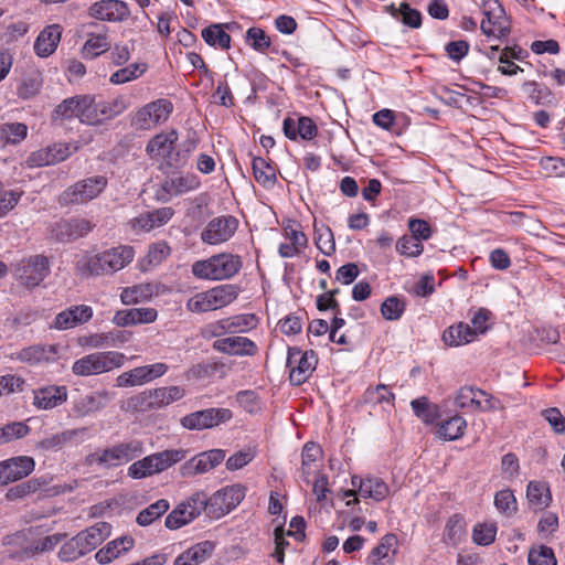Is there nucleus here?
<instances>
[{"mask_svg":"<svg viewBox=\"0 0 565 565\" xmlns=\"http://www.w3.org/2000/svg\"><path fill=\"white\" fill-rule=\"evenodd\" d=\"M131 246L119 245L95 255H85L76 262V271L82 277L102 276L116 273L132 262Z\"/></svg>","mask_w":565,"mask_h":565,"instance_id":"nucleus-1","label":"nucleus"},{"mask_svg":"<svg viewBox=\"0 0 565 565\" xmlns=\"http://www.w3.org/2000/svg\"><path fill=\"white\" fill-rule=\"evenodd\" d=\"M242 268L243 259L239 255L218 253L194 262L191 271L198 279L220 281L234 278Z\"/></svg>","mask_w":565,"mask_h":565,"instance_id":"nucleus-2","label":"nucleus"},{"mask_svg":"<svg viewBox=\"0 0 565 565\" xmlns=\"http://www.w3.org/2000/svg\"><path fill=\"white\" fill-rule=\"evenodd\" d=\"M143 451V443L132 438L89 454L86 457V462L97 465L103 469H115L139 458Z\"/></svg>","mask_w":565,"mask_h":565,"instance_id":"nucleus-3","label":"nucleus"},{"mask_svg":"<svg viewBox=\"0 0 565 565\" xmlns=\"http://www.w3.org/2000/svg\"><path fill=\"white\" fill-rule=\"evenodd\" d=\"M185 457L186 450L183 449H166L154 452L134 461L128 467L127 475L135 480L145 479L168 470Z\"/></svg>","mask_w":565,"mask_h":565,"instance_id":"nucleus-4","label":"nucleus"},{"mask_svg":"<svg viewBox=\"0 0 565 565\" xmlns=\"http://www.w3.org/2000/svg\"><path fill=\"white\" fill-rule=\"evenodd\" d=\"M178 140L179 134L175 129L161 131L149 139L146 153L154 163H158L160 170H177L179 169L175 156Z\"/></svg>","mask_w":565,"mask_h":565,"instance_id":"nucleus-5","label":"nucleus"},{"mask_svg":"<svg viewBox=\"0 0 565 565\" xmlns=\"http://www.w3.org/2000/svg\"><path fill=\"white\" fill-rule=\"evenodd\" d=\"M125 360V354L118 351L94 352L76 360L72 372L77 376L99 375L121 367Z\"/></svg>","mask_w":565,"mask_h":565,"instance_id":"nucleus-6","label":"nucleus"},{"mask_svg":"<svg viewBox=\"0 0 565 565\" xmlns=\"http://www.w3.org/2000/svg\"><path fill=\"white\" fill-rule=\"evenodd\" d=\"M174 107L171 100L159 98L138 108L130 119V125L137 130H151L164 124Z\"/></svg>","mask_w":565,"mask_h":565,"instance_id":"nucleus-7","label":"nucleus"},{"mask_svg":"<svg viewBox=\"0 0 565 565\" xmlns=\"http://www.w3.org/2000/svg\"><path fill=\"white\" fill-rule=\"evenodd\" d=\"M318 354L313 350L303 351L298 347H289L286 367L289 371V382L294 386L305 384L318 365Z\"/></svg>","mask_w":565,"mask_h":565,"instance_id":"nucleus-8","label":"nucleus"},{"mask_svg":"<svg viewBox=\"0 0 565 565\" xmlns=\"http://www.w3.org/2000/svg\"><path fill=\"white\" fill-rule=\"evenodd\" d=\"M351 484L354 489H350L343 492V498L352 499L347 501L348 507H352L360 502V498L372 499L375 502H381L386 499L390 494V487L387 483L374 476L359 477L352 476Z\"/></svg>","mask_w":565,"mask_h":565,"instance_id":"nucleus-9","label":"nucleus"},{"mask_svg":"<svg viewBox=\"0 0 565 565\" xmlns=\"http://www.w3.org/2000/svg\"><path fill=\"white\" fill-rule=\"evenodd\" d=\"M455 405L471 413L504 409V405L499 398L475 386H462L455 396Z\"/></svg>","mask_w":565,"mask_h":565,"instance_id":"nucleus-10","label":"nucleus"},{"mask_svg":"<svg viewBox=\"0 0 565 565\" xmlns=\"http://www.w3.org/2000/svg\"><path fill=\"white\" fill-rule=\"evenodd\" d=\"M481 9L484 15L480 24L482 33L498 40L507 39L511 33V21L501 3L498 0H482Z\"/></svg>","mask_w":565,"mask_h":565,"instance_id":"nucleus-11","label":"nucleus"},{"mask_svg":"<svg viewBox=\"0 0 565 565\" xmlns=\"http://www.w3.org/2000/svg\"><path fill=\"white\" fill-rule=\"evenodd\" d=\"M104 175H94L77 181L68 186L60 196L61 204H84L96 199L107 186Z\"/></svg>","mask_w":565,"mask_h":565,"instance_id":"nucleus-12","label":"nucleus"},{"mask_svg":"<svg viewBox=\"0 0 565 565\" xmlns=\"http://www.w3.org/2000/svg\"><path fill=\"white\" fill-rule=\"evenodd\" d=\"M245 498V488L241 484L224 487L207 495L209 518L221 519L234 510Z\"/></svg>","mask_w":565,"mask_h":565,"instance_id":"nucleus-13","label":"nucleus"},{"mask_svg":"<svg viewBox=\"0 0 565 565\" xmlns=\"http://www.w3.org/2000/svg\"><path fill=\"white\" fill-rule=\"evenodd\" d=\"M233 418V412L223 407H211L196 411L183 416L180 420L182 427L189 430H204L225 424Z\"/></svg>","mask_w":565,"mask_h":565,"instance_id":"nucleus-14","label":"nucleus"},{"mask_svg":"<svg viewBox=\"0 0 565 565\" xmlns=\"http://www.w3.org/2000/svg\"><path fill=\"white\" fill-rule=\"evenodd\" d=\"M238 228V220L233 215L212 218L201 232V239L209 245H220L230 241Z\"/></svg>","mask_w":565,"mask_h":565,"instance_id":"nucleus-15","label":"nucleus"},{"mask_svg":"<svg viewBox=\"0 0 565 565\" xmlns=\"http://www.w3.org/2000/svg\"><path fill=\"white\" fill-rule=\"evenodd\" d=\"M89 18L110 23H121L130 17V8L122 0H98L87 10Z\"/></svg>","mask_w":565,"mask_h":565,"instance_id":"nucleus-16","label":"nucleus"},{"mask_svg":"<svg viewBox=\"0 0 565 565\" xmlns=\"http://www.w3.org/2000/svg\"><path fill=\"white\" fill-rule=\"evenodd\" d=\"M201 181L194 173H185L166 179L156 192L158 201L167 203L174 196L199 189Z\"/></svg>","mask_w":565,"mask_h":565,"instance_id":"nucleus-17","label":"nucleus"},{"mask_svg":"<svg viewBox=\"0 0 565 565\" xmlns=\"http://www.w3.org/2000/svg\"><path fill=\"white\" fill-rule=\"evenodd\" d=\"M18 280L28 288H34L50 273L49 259L43 255H35L21 260L17 267Z\"/></svg>","mask_w":565,"mask_h":565,"instance_id":"nucleus-18","label":"nucleus"},{"mask_svg":"<svg viewBox=\"0 0 565 565\" xmlns=\"http://www.w3.org/2000/svg\"><path fill=\"white\" fill-rule=\"evenodd\" d=\"M35 461L29 456H17L0 461V486L26 478L33 472Z\"/></svg>","mask_w":565,"mask_h":565,"instance_id":"nucleus-19","label":"nucleus"},{"mask_svg":"<svg viewBox=\"0 0 565 565\" xmlns=\"http://www.w3.org/2000/svg\"><path fill=\"white\" fill-rule=\"evenodd\" d=\"M32 405L38 411H50L67 401L68 390L65 385H44L32 390Z\"/></svg>","mask_w":565,"mask_h":565,"instance_id":"nucleus-20","label":"nucleus"},{"mask_svg":"<svg viewBox=\"0 0 565 565\" xmlns=\"http://www.w3.org/2000/svg\"><path fill=\"white\" fill-rule=\"evenodd\" d=\"M212 348L218 353L235 356H255L259 351L252 339L241 335L216 339L212 343Z\"/></svg>","mask_w":565,"mask_h":565,"instance_id":"nucleus-21","label":"nucleus"},{"mask_svg":"<svg viewBox=\"0 0 565 565\" xmlns=\"http://www.w3.org/2000/svg\"><path fill=\"white\" fill-rule=\"evenodd\" d=\"M185 395V390L178 385L162 386L141 393V405L148 408L159 409L166 407Z\"/></svg>","mask_w":565,"mask_h":565,"instance_id":"nucleus-22","label":"nucleus"},{"mask_svg":"<svg viewBox=\"0 0 565 565\" xmlns=\"http://www.w3.org/2000/svg\"><path fill=\"white\" fill-rule=\"evenodd\" d=\"M71 146L67 143H54L33 151L26 159L29 168H40L56 164L71 156Z\"/></svg>","mask_w":565,"mask_h":565,"instance_id":"nucleus-23","label":"nucleus"},{"mask_svg":"<svg viewBox=\"0 0 565 565\" xmlns=\"http://www.w3.org/2000/svg\"><path fill=\"white\" fill-rule=\"evenodd\" d=\"M95 227V224L84 217H72L56 223L54 234L61 242H73L87 236Z\"/></svg>","mask_w":565,"mask_h":565,"instance_id":"nucleus-24","label":"nucleus"},{"mask_svg":"<svg viewBox=\"0 0 565 565\" xmlns=\"http://www.w3.org/2000/svg\"><path fill=\"white\" fill-rule=\"evenodd\" d=\"M225 459V451L223 449H211L203 451L198 456L191 458L182 466V475H200L205 473Z\"/></svg>","mask_w":565,"mask_h":565,"instance_id":"nucleus-25","label":"nucleus"},{"mask_svg":"<svg viewBox=\"0 0 565 565\" xmlns=\"http://www.w3.org/2000/svg\"><path fill=\"white\" fill-rule=\"evenodd\" d=\"M93 317V309L86 305L72 306L55 317L51 328L67 330L89 321Z\"/></svg>","mask_w":565,"mask_h":565,"instance_id":"nucleus-26","label":"nucleus"},{"mask_svg":"<svg viewBox=\"0 0 565 565\" xmlns=\"http://www.w3.org/2000/svg\"><path fill=\"white\" fill-rule=\"evenodd\" d=\"M284 237L288 243H280L278 254L282 258H292L300 255L308 245V237L301 231L300 225H288L284 227Z\"/></svg>","mask_w":565,"mask_h":565,"instance_id":"nucleus-27","label":"nucleus"},{"mask_svg":"<svg viewBox=\"0 0 565 565\" xmlns=\"http://www.w3.org/2000/svg\"><path fill=\"white\" fill-rule=\"evenodd\" d=\"M285 136L290 140H312L318 135V127L315 121L307 116H300L296 121L291 117H286L282 121Z\"/></svg>","mask_w":565,"mask_h":565,"instance_id":"nucleus-28","label":"nucleus"},{"mask_svg":"<svg viewBox=\"0 0 565 565\" xmlns=\"http://www.w3.org/2000/svg\"><path fill=\"white\" fill-rule=\"evenodd\" d=\"M58 349L57 344H34L22 349L17 359L30 365L50 363L57 359Z\"/></svg>","mask_w":565,"mask_h":565,"instance_id":"nucleus-29","label":"nucleus"},{"mask_svg":"<svg viewBox=\"0 0 565 565\" xmlns=\"http://www.w3.org/2000/svg\"><path fill=\"white\" fill-rule=\"evenodd\" d=\"M63 28L61 24L54 23L45 26L35 39L33 49L39 57H47L52 55L58 43L61 42Z\"/></svg>","mask_w":565,"mask_h":565,"instance_id":"nucleus-30","label":"nucleus"},{"mask_svg":"<svg viewBox=\"0 0 565 565\" xmlns=\"http://www.w3.org/2000/svg\"><path fill=\"white\" fill-rule=\"evenodd\" d=\"M398 540L396 534H385L379 544L372 548L367 556V563L371 565H394L395 547Z\"/></svg>","mask_w":565,"mask_h":565,"instance_id":"nucleus-31","label":"nucleus"},{"mask_svg":"<svg viewBox=\"0 0 565 565\" xmlns=\"http://www.w3.org/2000/svg\"><path fill=\"white\" fill-rule=\"evenodd\" d=\"M109 402L107 392H96L79 396L73 402L72 413L75 417H85L104 408Z\"/></svg>","mask_w":565,"mask_h":565,"instance_id":"nucleus-32","label":"nucleus"},{"mask_svg":"<svg viewBox=\"0 0 565 565\" xmlns=\"http://www.w3.org/2000/svg\"><path fill=\"white\" fill-rule=\"evenodd\" d=\"M135 545V540L131 535H124L107 543L106 546L100 548L95 558L99 564H108L126 552L130 551Z\"/></svg>","mask_w":565,"mask_h":565,"instance_id":"nucleus-33","label":"nucleus"},{"mask_svg":"<svg viewBox=\"0 0 565 565\" xmlns=\"http://www.w3.org/2000/svg\"><path fill=\"white\" fill-rule=\"evenodd\" d=\"M111 526L107 522H97L94 525L87 527L86 530L79 532L77 534L78 540L82 542V545L86 553H90L98 545H100L109 535H110Z\"/></svg>","mask_w":565,"mask_h":565,"instance_id":"nucleus-34","label":"nucleus"},{"mask_svg":"<svg viewBox=\"0 0 565 565\" xmlns=\"http://www.w3.org/2000/svg\"><path fill=\"white\" fill-rule=\"evenodd\" d=\"M214 544L210 541H203L181 553L174 561V565H200L205 562L213 553Z\"/></svg>","mask_w":565,"mask_h":565,"instance_id":"nucleus-35","label":"nucleus"},{"mask_svg":"<svg viewBox=\"0 0 565 565\" xmlns=\"http://www.w3.org/2000/svg\"><path fill=\"white\" fill-rule=\"evenodd\" d=\"M322 456L321 447L313 443L308 441L303 445L301 451V468L300 476L306 483H310V477L318 470L317 461Z\"/></svg>","mask_w":565,"mask_h":565,"instance_id":"nucleus-36","label":"nucleus"},{"mask_svg":"<svg viewBox=\"0 0 565 565\" xmlns=\"http://www.w3.org/2000/svg\"><path fill=\"white\" fill-rule=\"evenodd\" d=\"M466 534L465 519L461 514L456 513L450 515L446 521L443 542L448 546L456 547L463 542Z\"/></svg>","mask_w":565,"mask_h":565,"instance_id":"nucleus-37","label":"nucleus"},{"mask_svg":"<svg viewBox=\"0 0 565 565\" xmlns=\"http://www.w3.org/2000/svg\"><path fill=\"white\" fill-rule=\"evenodd\" d=\"M467 429V420L456 414L445 420H441L437 426V436L446 441L460 439Z\"/></svg>","mask_w":565,"mask_h":565,"instance_id":"nucleus-38","label":"nucleus"},{"mask_svg":"<svg viewBox=\"0 0 565 565\" xmlns=\"http://www.w3.org/2000/svg\"><path fill=\"white\" fill-rule=\"evenodd\" d=\"M157 294V286L151 282H140L126 287L120 292L124 305H135L150 300Z\"/></svg>","mask_w":565,"mask_h":565,"instance_id":"nucleus-39","label":"nucleus"},{"mask_svg":"<svg viewBox=\"0 0 565 565\" xmlns=\"http://www.w3.org/2000/svg\"><path fill=\"white\" fill-rule=\"evenodd\" d=\"M130 333L121 330L92 334L86 344L90 348H118L130 339Z\"/></svg>","mask_w":565,"mask_h":565,"instance_id":"nucleus-40","label":"nucleus"},{"mask_svg":"<svg viewBox=\"0 0 565 565\" xmlns=\"http://www.w3.org/2000/svg\"><path fill=\"white\" fill-rule=\"evenodd\" d=\"M476 331L468 323L459 322L448 327L443 333L444 342L449 347H459L475 341Z\"/></svg>","mask_w":565,"mask_h":565,"instance_id":"nucleus-41","label":"nucleus"},{"mask_svg":"<svg viewBox=\"0 0 565 565\" xmlns=\"http://www.w3.org/2000/svg\"><path fill=\"white\" fill-rule=\"evenodd\" d=\"M414 415L426 425H433L440 417V408L427 396H420L411 402Z\"/></svg>","mask_w":565,"mask_h":565,"instance_id":"nucleus-42","label":"nucleus"},{"mask_svg":"<svg viewBox=\"0 0 565 565\" xmlns=\"http://www.w3.org/2000/svg\"><path fill=\"white\" fill-rule=\"evenodd\" d=\"M361 403L373 407L382 404L394 407L395 394L385 384L369 386L361 396Z\"/></svg>","mask_w":565,"mask_h":565,"instance_id":"nucleus-43","label":"nucleus"},{"mask_svg":"<svg viewBox=\"0 0 565 565\" xmlns=\"http://www.w3.org/2000/svg\"><path fill=\"white\" fill-rule=\"evenodd\" d=\"M526 499L531 505L539 509H546L552 502V493L548 484L544 481H530L526 487Z\"/></svg>","mask_w":565,"mask_h":565,"instance_id":"nucleus-44","label":"nucleus"},{"mask_svg":"<svg viewBox=\"0 0 565 565\" xmlns=\"http://www.w3.org/2000/svg\"><path fill=\"white\" fill-rule=\"evenodd\" d=\"M245 42L249 47L260 54H266L268 51L271 53H278L276 47H271L270 36L262 28H249L245 33Z\"/></svg>","mask_w":565,"mask_h":565,"instance_id":"nucleus-45","label":"nucleus"},{"mask_svg":"<svg viewBox=\"0 0 565 565\" xmlns=\"http://www.w3.org/2000/svg\"><path fill=\"white\" fill-rule=\"evenodd\" d=\"M100 124L110 120L121 115L130 105L128 98L124 95H118L111 99H98Z\"/></svg>","mask_w":565,"mask_h":565,"instance_id":"nucleus-46","label":"nucleus"},{"mask_svg":"<svg viewBox=\"0 0 565 565\" xmlns=\"http://www.w3.org/2000/svg\"><path fill=\"white\" fill-rule=\"evenodd\" d=\"M85 429H68L58 434L43 438L36 444V447L44 451L61 450L67 443L74 440Z\"/></svg>","mask_w":565,"mask_h":565,"instance_id":"nucleus-47","label":"nucleus"},{"mask_svg":"<svg viewBox=\"0 0 565 565\" xmlns=\"http://www.w3.org/2000/svg\"><path fill=\"white\" fill-rule=\"evenodd\" d=\"M223 24H211L201 32L202 39L210 46L228 50L231 47V35L225 32Z\"/></svg>","mask_w":565,"mask_h":565,"instance_id":"nucleus-48","label":"nucleus"},{"mask_svg":"<svg viewBox=\"0 0 565 565\" xmlns=\"http://www.w3.org/2000/svg\"><path fill=\"white\" fill-rule=\"evenodd\" d=\"M99 104L94 95H81L78 119L86 125H99Z\"/></svg>","mask_w":565,"mask_h":565,"instance_id":"nucleus-49","label":"nucleus"},{"mask_svg":"<svg viewBox=\"0 0 565 565\" xmlns=\"http://www.w3.org/2000/svg\"><path fill=\"white\" fill-rule=\"evenodd\" d=\"M253 174L257 183L264 188H271L276 182L275 168L262 157H255L252 161Z\"/></svg>","mask_w":565,"mask_h":565,"instance_id":"nucleus-50","label":"nucleus"},{"mask_svg":"<svg viewBox=\"0 0 565 565\" xmlns=\"http://www.w3.org/2000/svg\"><path fill=\"white\" fill-rule=\"evenodd\" d=\"M110 50L109 38L106 33H89L83 45L82 53L85 58L94 60Z\"/></svg>","mask_w":565,"mask_h":565,"instance_id":"nucleus-51","label":"nucleus"},{"mask_svg":"<svg viewBox=\"0 0 565 565\" xmlns=\"http://www.w3.org/2000/svg\"><path fill=\"white\" fill-rule=\"evenodd\" d=\"M237 285L226 284L218 285L210 289L215 310L228 306L237 299L239 295Z\"/></svg>","mask_w":565,"mask_h":565,"instance_id":"nucleus-52","label":"nucleus"},{"mask_svg":"<svg viewBox=\"0 0 565 565\" xmlns=\"http://www.w3.org/2000/svg\"><path fill=\"white\" fill-rule=\"evenodd\" d=\"M493 504L497 511L505 518H512L518 512V500L511 489L497 491Z\"/></svg>","mask_w":565,"mask_h":565,"instance_id":"nucleus-53","label":"nucleus"},{"mask_svg":"<svg viewBox=\"0 0 565 565\" xmlns=\"http://www.w3.org/2000/svg\"><path fill=\"white\" fill-rule=\"evenodd\" d=\"M43 85V78L41 73L32 72L22 77L20 84L17 87V95L26 100L36 96Z\"/></svg>","mask_w":565,"mask_h":565,"instance_id":"nucleus-54","label":"nucleus"},{"mask_svg":"<svg viewBox=\"0 0 565 565\" xmlns=\"http://www.w3.org/2000/svg\"><path fill=\"white\" fill-rule=\"evenodd\" d=\"M406 310V300L399 296H390L381 303L380 311L387 321L399 320Z\"/></svg>","mask_w":565,"mask_h":565,"instance_id":"nucleus-55","label":"nucleus"},{"mask_svg":"<svg viewBox=\"0 0 565 565\" xmlns=\"http://www.w3.org/2000/svg\"><path fill=\"white\" fill-rule=\"evenodd\" d=\"M147 68L146 63H132L114 72L109 77V82L114 85L131 82L143 75Z\"/></svg>","mask_w":565,"mask_h":565,"instance_id":"nucleus-56","label":"nucleus"},{"mask_svg":"<svg viewBox=\"0 0 565 565\" xmlns=\"http://www.w3.org/2000/svg\"><path fill=\"white\" fill-rule=\"evenodd\" d=\"M169 502L166 499H160L146 509L141 510L136 518V522L140 526H148L160 516H162L169 510Z\"/></svg>","mask_w":565,"mask_h":565,"instance_id":"nucleus-57","label":"nucleus"},{"mask_svg":"<svg viewBox=\"0 0 565 565\" xmlns=\"http://www.w3.org/2000/svg\"><path fill=\"white\" fill-rule=\"evenodd\" d=\"M498 526L494 522L477 523L472 527V541L477 545L488 546L495 541Z\"/></svg>","mask_w":565,"mask_h":565,"instance_id":"nucleus-58","label":"nucleus"},{"mask_svg":"<svg viewBox=\"0 0 565 565\" xmlns=\"http://www.w3.org/2000/svg\"><path fill=\"white\" fill-rule=\"evenodd\" d=\"M28 126L22 122H7L0 126V141L4 143H19L25 139Z\"/></svg>","mask_w":565,"mask_h":565,"instance_id":"nucleus-59","label":"nucleus"},{"mask_svg":"<svg viewBox=\"0 0 565 565\" xmlns=\"http://www.w3.org/2000/svg\"><path fill=\"white\" fill-rule=\"evenodd\" d=\"M43 483L39 479H29L8 489L6 499L8 501H17L23 499L41 489Z\"/></svg>","mask_w":565,"mask_h":565,"instance_id":"nucleus-60","label":"nucleus"},{"mask_svg":"<svg viewBox=\"0 0 565 565\" xmlns=\"http://www.w3.org/2000/svg\"><path fill=\"white\" fill-rule=\"evenodd\" d=\"M232 334L245 333L257 328L259 320L255 313H241L228 317Z\"/></svg>","mask_w":565,"mask_h":565,"instance_id":"nucleus-61","label":"nucleus"},{"mask_svg":"<svg viewBox=\"0 0 565 565\" xmlns=\"http://www.w3.org/2000/svg\"><path fill=\"white\" fill-rule=\"evenodd\" d=\"M529 565H557L553 548L546 545L532 546L527 555Z\"/></svg>","mask_w":565,"mask_h":565,"instance_id":"nucleus-62","label":"nucleus"},{"mask_svg":"<svg viewBox=\"0 0 565 565\" xmlns=\"http://www.w3.org/2000/svg\"><path fill=\"white\" fill-rule=\"evenodd\" d=\"M522 88L526 93L530 100L534 104H546L553 99V94L548 87L542 86L535 81H527L523 83Z\"/></svg>","mask_w":565,"mask_h":565,"instance_id":"nucleus-63","label":"nucleus"},{"mask_svg":"<svg viewBox=\"0 0 565 565\" xmlns=\"http://www.w3.org/2000/svg\"><path fill=\"white\" fill-rule=\"evenodd\" d=\"M315 244L324 255L330 256L335 252L333 233L328 226H315Z\"/></svg>","mask_w":565,"mask_h":565,"instance_id":"nucleus-64","label":"nucleus"}]
</instances>
